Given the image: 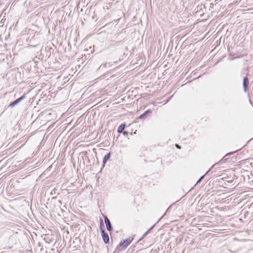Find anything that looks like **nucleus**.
<instances>
[{"instance_id": "10", "label": "nucleus", "mask_w": 253, "mask_h": 253, "mask_svg": "<svg viewBox=\"0 0 253 253\" xmlns=\"http://www.w3.org/2000/svg\"><path fill=\"white\" fill-rule=\"evenodd\" d=\"M216 164H217V163H216V164H215V165H213V166H212V167H211V169H209V170H208V171H207V172H206L204 175H203V176H201V177L198 179V180L197 181V183H196V184H197L198 183H200V182L201 181V180L204 178V177L205 175L206 174H207V173H208V172L211 170V169H212V168H213V167L215 165H216Z\"/></svg>"}, {"instance_id": "3", "label": "nucleus", "mask_w": 253, "mask_h": 253, "mask_svg": "<svg viewBox=\"0 0 253 253\" xmlns=\"http://www.w3.org/2000/svg\"><path fill=\"white\" fill-rule=\"evenodd\" d=\"M101 233L102 237V239L105 244H107L109 242V237L108 234L105 232L104 228H101Z\"/></svg>"}, {"instance_id": "11", "label": "nucleus", "mask_w": 253, "mask_h": 253, "mask_svg": "<svg viewBox=\"0 0 253 253\" xmlns=\"http://www.w3.org/2000/svg\"><path fill=\"white\" fill-rule=\"evenodd\" d=\"M155 225H154L153 226H152L149 230H148L145 233V234L143 235V237L146 236L148 234H149L150 233V232L151 231V230L153 228V227H154Z\"/></svg>"}, {"instance_id": "8", "label": "nucleus", "mask_w": 253, "mask_h": 253, "mask_svg": "<svg viewBox=\"0 0 253 253\" xmlns=\"http://www.w3.org/2000/svg\"><path fill=\"white\" fill-rule=\"evenodd\" d=\"M111 157V153H108L106 155H105L103 159V163L104 165L106 164V163L109 160Z\"/></svg>"}, {"instance_id": "2", "label": "nucleus", "mask_w": 253, "mask_h": 253, "mask_svg": "<svg viewBox=\"0 0 253 253\" xmlns=\"http://www.w3.org/2000/svg\"><path fill=\"white\" fill-rule=\"evenodd\" d=\"M26 95L25 94H24L22 96L19 97V98L16 99L14 101L11 102L10 104L9 105V107L12 108L17 104H18L19 102H20L21 101L24 100L25 98H26Z\"/></svg>"}, {"instance_id": "6", "label": "nucleus", "mask_w": 253, "mask_h": 253, "mask_svg": "<svg viewBox=\"0 0 253 253\" xmlns=\"http://www.w3.org/2000/svg\"><path fill=\"white\" fill-rule=\"evenodd\" d=\"M236 151H235V152H230V153H227L226 155H225L222 158V159L218 162V163H220V164H221L222 163V162H225L228 159V156L229 155H231L232 154H233Z\"/></svg>"}, {"instance_id": "5", "label": "nucleus", "mask_w": 253, "mask_h": 253, "mask_svg": "<svg viewBox=\"0 0 253 253\" xmlns=\"http://www.w3.org/2000/svg\"><path fill=\"white\" fill-rule=\"evenodd\" d=\"M104 221H105V223L106 224V228H107V230H108L109 231H112L113 229V228H112L111 222L110 221L108 218L106 216H104Z\"/></svg>"}, {"instance_id": "15", "label": "nucleus", "mask_w": 253, "mask_h": 253, "mask_svg": "<svg viewBox=\"0 0 253 253\" xmlns=\"http://www.w3.org/2000/svg\"><path fill=\"white\" fill-rule=\"evenodd\" d=\"M175 147H176L177 148H178V149H179L181 148V146H179V145L178 144H175Z\"/></svg>"}, {"instance_id": "7", "label": "nucleus", "mask_w": 253, "mask_h": 253, "mask_svg": "<svg viewBox=\"0 0 253 253\" xmlns=\"http://www.w3.org/2000/svg\"><path fill=\"white\" fill-rule=\"evenodd\" d=\"M152 111L150 109L147 110L146 111H145L144 113L140 115L138 118L139 119H144L147 117V115L148 114L152 113Z\"/></svg>"}, {"instance_id": "14", "label": "nucleus", "mask_w": 253, "mask_h": 253, "mask_svg": "<svg viewBox=\"0 0 253 253\" xmlns=\"http://www.w3.org/2000/svg\"><path fill=\"white\" fill-rule=\"evenodd\" d=\"M122 133H123V134L124 135H127V134L128 133L127 131H124L122 132Z\"/></svg>"}, {"instance_id": "9", "label": "nucleus", "mask_w": 253, "mask_h": 253, "mask_svg": "<svg viewBox=\"0 0 253 253\" xmlns=\"http://www.w3.org/2000/svg\"><path fill=\"white\" fill-rule=\"evenodd\" d=\"M125 127L126 125L125 124H122L119 126L117 131L119 133H122L123 131H124V129H125Z\"/></svg>"}, {"instance_id": "13", "label": "nucleus", "mask_w": 253, "mask_h": 253, "mask_svg": "<svg viewBox=\"0 0 253 253\" xmlns=\"http://www.w3.org/2000/svg\"><path fill=\"white\" fill-rule=\"evenodd\" d=\"M100 229H101V228H103V227H104V224H103V222L102 219H100Z\"/></svg>"}, {"instance_id": "1", "label": "nucleus", "mask_w": 253, "mask_h": 253, "mask_svg": "<svg viewBox=\"0 0 253 253\" xmlns=\"http://www.w3.org/2000/svg\"><path fill=\"white\" fill-rule=\"evenodd\" d=\"M133 240V238L130 237L123 241H121L119 244V246L124 248H126L131 243Z\"/></svg>"}, {"instance_id": "12", "label": "nucleus", "mask_w": 253, "mask_h": 253, "mask_svg": "<svg viewBox=\"0 0 253 253\" xmlns=\"http://www.w3.org/2000/svg\"><path fill=\"white\" fill-rule=\"evenodd\" d=\"M103 67H106L107 66H111V64L110 63H106L103 65H101Z\"/></svg>"}, {"instance_id": "4", "label": "nucleus", "mask_w": 253, "mask_h": 253, "mask_svg": "<svg viewBox=\"0 0 253 253\" xmlns=\"http://www.w3.org/2000/svg\"><path fill=\"white\" fill-rule=\"evenodd\" d=\"M249 84V80L247 77H245L243 78V90L245 92H246L247 91Z\"/></svg>"}]
</instances>
